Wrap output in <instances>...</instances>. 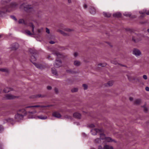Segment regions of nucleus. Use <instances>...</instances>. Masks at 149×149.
<instances>
[{"instance_id": "48", "label": "nucleus", "mask_w": 149, "mask_h": 149, "mask_svg": "<svg viewBox=\"0 0 149 149\" xmlns=\"http://www.w3.org/2000/svg\"><path fill=\"white\" fill-rule=\"evenodd\" d=\"M146 90L147 91H149V87H146L145 88Z\"/></svg>"}, {"instance_id": "5", "label": "nucleus", "mask_w": 149, "mask_h": 149, "mask_svg": "<svg viewBox=\"0 0 149 149\" xmlns=\"http://www.w3.org/2000/svg\"><path fill=\"white\" fill-rule=\"evenodd\" d=\"M24 9L28 12H31L33 10V8L29 5H27L25 6Z\"/></svg>"}, {"instance_id": "27", "label": "nucleus", "mask_w": 149, "mask_h": 149, "mask_svg": "<svg viewBox=\"0 0 149 149\" xmlns=\"http://www.w3.org/2000/svg\"><path fill=\"white\" fill-rule=\"evenodd\" d=\"M103 14L104 16L107 17H109L111 16V14L106 13H104Z\"/></svg>"}, {"instance_id": "49", "label": "nucleus", "mask_w": 149, "mask_h": 149, "mask_svg": "<svg viewBox=\"0 0 149 149\" xmlns=\"http://www.w3.org/2000/svg\"><path fill=\"white\" fill-rule=\"evenodd\" d=\"M84 7L85 9L87 7V6L86 4H84Z\"/></svg>"}, {"instance_id": "8", "label": "nucleus", "mask_w": 149, "mask_h": 149, "mask_svg": "<svg viewBox=\"0 0 149 149\" xmlns=\"http://www.w3.org/2000/svg\"><path fill=\"white\" fill-rule=\"evenodd\" d=\"M16 97L11 95L7 94L5 95L4 98L6 99L10 100L15 99Z\"/></svg>"}, {"instance_id": "62", "label": "nucleus", "mask_w": 149, "mask_h": 149, "mask_svg": "<svg viewBox=\"0 0 149 149\" xmlns=\"http://www.w3.org/2000/svg\"><path fill=\"white\" fill-rule=\"evenodd\" d=\"M83 134L84 135V136L85 135V134L84 133H83Z\"/></svg>"}, {"instance_id": "55", "label": "nucleus", "mask_w": 149, "mask_h": 149, "mask_svg": "<svg viewBox=\"0 0 149 149\" xmlns=\"http://www.w3.org/2000/svg\"><path fill=\"white\" fill-rule=\"evenodd\" d=\"M129 99L130 101H132L133 100V98L132 97H130L129 98Z\"/></svg>"}, {"instance_id": "14", "label": "nucleus", "mask_w": 149, "mask_h": 149, "mask_svg": "<svg viewBox=\"0 0 149 149\" xmlns=\"http://www.w3.org/2000/svg\"><path fill=\"white\" fill-rule=\"evenodd\" d=\"M81 64V62L79 61L75 60L74 61V65L76 66H80Z\"/></svg>"}, {"instance_id": "22", "label": "nucleus", "mask_w": 149, "mask_h": 149, "mask_svg": "<svg viewBox=\"0 0 149 149\" xmlns=\"http://www.w3.org/2000/svg\"><path fill=\"white\" fill-rule=\"evenodd\" d=\"M141 102V100L140 99H136L134 101V104H139Z\"/></svg>"}, {"instance_id": "52", "label": "nucleus", "mask_w": 149, "mask_h": 149, "mask_svg": "<svg viewBox=\"0 0 149 149\" xmlns=\"http://www.w3.org/2000/svg\"><path fill=\"white\" fill-rule=\"evenodd\" d=\"M3 130V128L2 125H0V132Z\"/></svg>"}, {"instance_id": "46", "label": "nucleus", "mask_w": 149, "mask_h": 149, "mask_svg": "<svg viewBox=\"0 0 149 149\" xmlns=\"http://www.w3.org/2000/svg\"><path fill=\"white\" fill-rule=\"evenodd\" d=\"M78 55V54L77 53L75 52L74 54V56L75 57H76Z\"/></svg>"}, {"instance_id": "17", "label": "nucleus", "mask_w": 149, "mask_h": 149, "mask_svg": "<svg viewBox=\"0 0 149 149\" xmlns=\"http://www.w3.org/2000/svg\"><path fill=\"white\" fill-rule=\"evenodd\" d=\"M139 12L142 15H144L146 13L147 15H149V10L147 12L146 10H143L142 11H140Z\"/></svg>"}, {"instance_id": "59", "label": "nucleus", "mask_w": 149, "mask_h": 149, "mask_svg": "<svg viewBox=\"0 0 149 149\" xmlns=\"http://www.w3.org/2000/svg\"><path fill=\"white\" fill-rule=\"evenodd\" d=\"M67 72H70H70H71V71H70V70H67Z\"/></svg>"}, {"instance_id": "2", "label": "nucleus", "mask_w": 149, "mask_h": 149, "mask_svg": "<svg viewBox=\"0 0 149 149\" xmlns=\"http://www.w3.org/2000/svg\"><path fill=\"white\" fill-rule=\"evenodd\" d=\"M100 132V138H98L95 140V141L96 143H99L100 142L101 139H104L105 141L108 142H114L116 143V141L114 139H112L111 137H106L104 133L101 134L102 130H101L99 131Z\"/></svg>"}, {"instance_id": "19", "label": "nucleus", "mask_w": 149, "mask_h": 149, "mask_svg": "<svg viewBox=\"0 0 149 149\" xmlns=\"http://www.w3.org/2000/svg\"><path fill=\"white\" fill-rule=\"evenodd\" d=\"M12 88H8V87H6L4 88L3 90L4 92L5 93H8L10 91H12Z\"/></svg>"}, {"instance_id": "35", "label": "nucleus", "mask_w": 149, "mask_h": 149, "mask_svg": "<svg viewBox=\"0 0 149 149\" xmlns=\"http://www.w3.org/2000/svg\"><path fill=\"white\" fill-rule=\"evenodd\" d=\"M41 97V95L40 94H38V95H35L33 96V98H38Z\"/></svg>"}, {"instance_id": "64", "label": "nucleus", "mask_w": 149, "mask_h": 149, "mask_svg": "<svg viewBox=\"0 0 149 149\" xmlns=\"http://www.w3.org/2000/svg\"><path fill=\"white\" fill-rule=\"evenodd\" d=\"M1 37V36L0 35V38Z\"/></svg>"}, {"instance_id": "6", "label": "nucleus", "mask_w": 149, "mask_h": 149, "mask_svg": "<svg viewBox=\"0 0 149 149\" xmlns=\"http://www.w3.org/2000/svg\"><path fill=\"white\" fill-rule=\"evenodd\" d=\"M133 53L136 57H138L141 54V52L140 50L136 49H134Z\"/></svg>"}, {"instance_id": "39", "label": "nucleus", "mask_w": 149, "mask_h": 149, "mask_svg": "<svg viewBox=\"0 0 149 149\" xmlns=\"http://www.w3.org/2000/svg\"><path fill=\"white\" fill-rule=\"evenodd\" d=\"M24 21L22 19H20L19 21V24L24 23Z\"/></svg>"}, {"instance_id": "30", "label": "nucleus", "mask_w": 149, "mask_h": 149, "mask_svg": "<svg viewBox=\"0 0 149 149\" xmlns=\"http://www.w3.org/2000/svg\"><path fill=\"white\" fill-rule=\"evenodd\" d=\"M1 10H2V11H1L0 10V16L4 13V11L6 10V8H2Z\"/></svg>"}, {"instance_id": "34", "label": "nucleus", "mask_w": 149, "mask_h": 149, "mask_svg": "<svg viewBox=\"0 0 149 149\" xmlns=\"http://www.w3.org/2000/svg\"><path fill=\"white\" fill-rule=\"evenodd\" d=\"M0 71L4 72H8V70L6 68H1L0 69Z\"/></svg>"}, {"instance_id": "15", "label": "nucleus", "mask_w": 149, "mask_h": 149, "mask_svg": "<svg viewBox=\"0 0 149 149\" xmlns=\"http://www.w3.org/2000/svg\"><path fill=\"white\" fill-rule=\"evenodd\" d=\"M74 117L78 119H80L81 118V115L78 113H75L73 114Z\"/></svg>"}, {"instance_id": "24", "label": "nucleus", "mask_w": 149, "mask_h": 149, "mask_svg": "<svg viewBox=\"0 0 149 149\" xmlns=\"http://www.w3.org/2000/svg\"><path fill=\"white\" fill-rule=\"evenodd\" d=\"M103 149H113V148L112 146H109L108 145H105Z\"/></svg>"}, {"instance_id": "11", "label": "nucleus", "mask_w": 149, "mask_h": 149, "mask_svg": "<svg viewBox=\"0 0 149 149\" xmlns=\"http://www.w3.org/2000/svg\"><path fill=\"white\" fill-rule=\"evenodd\" d=\"M54 66L56 68H58L62 65V63L60 60H56L55 63L54 64Z\"/></svg>"}, {"instance_id": "16", "label": "nucleus", "mask_w": 149, "mask_h": 149, "mask_svg": "<svg viewBox=\"0 0 149 149\" xmlns=\"http://www.w3.org/2000/svg\"><path fill=\"white\" fill-rule=\"evenodd\" d=\"M127 78L130 81H132L133 80H134V79L132 75V74L131 73H129L127 75Z\"/></svg>"}, {"instance_id": "13", "label": "nucleus", "mask_w": 149, "mask_h": 149, "mask_svg": "<svg viewBox=\"0 0 149 149\" xmlns=\"http://www.w3.org/2000/svg\"><path fill=\"white\" fill-rule=\"evenodd\" d=\"M47 116H43L41 115L39 116H37L36 119H39L41 120H45L47 118Z\"/></svg>"}, {"instance_id": "10", "label": "nucleus", "mask_w": 149, "mask_h": 149, "mask_svg": "<svg viewBox=\"0 0 149 149\" xmlns=\"http://www.w3.org/2000/svg\"><path fill=\"white\" fill-rule=\"evenodd\" d=\"M18 113L22 114L24 116L26 114V111L25 109H19L17 111Z\"/></svg>"}, {"instance_id": "31", "label": "nucleus", "mask_w": 149, "mask_h": 149, "mask_svg": "<svg viewBox=\"0 0 149 149\" xmlns=\"http://www.w3.org/2000/svg\"><path fill=\"white\" fill-rule=\"evenodd\" d=\"M34 64L36 66V67L38 68L41 69L42 67V65L40 64H36V63H34Z\"/></svg>"}, {"instance_id": "53", "label": "nucleus", "mask_w": 149, "mask_h": 149, "mask_svg": "<svg viewBox=\"0 0 149 149\" xmlns=\"http://www.w3.org/2000/svg\"><path fill=\"white\" fill-rule=\"evenodd\" d=\"M55 91L56 92V93H57L58 92V90L57 88H55Z\"/></svg>"}, {"instance_id": "3", "label": "nucleus", "mask_w": 149, "mask_h": 149, "mask_svg": "<svg viewBox=\"0 0 149 149\" xmlns=\"http://www.w3.org/2000/svg\"><path fill=\"white\" fill-rule=\"evenodd\" d=\"M29 26L32 28V33H31L29 30H27L25 31L24 32V33L25 34L29 36L34 35V26L32 23L30 24Z\"/></svg>"}, {"instance_id": "36", "label": "nucleus", "mask_w": 149, "mask_h": 149, "mask_svg": "<svg viewBox=\"0 0 149 149\" xmlns=\"http://www.w3.org/2000/svg\"><path fill=\"white\" fill-rule=\"evenodd\" d=\"M78 89L77 88H72V89L71 91H72V92H77L78 91Z\"/></svg>"}, {"instance_id": "37", "label": "nucleus", "mask_w": 149, "mask_h": 149, "mask_svg": "<svg viewBox=\"0 0 149 149\" xmlns=\"http://www.w3.org/2000/svg\"><path fill=\"white\" fill-rule=\"evenodd\" d=\"M111 63L115 65H117V64H118L117 62L115 60H112L111 61Z\"/></svg>"}, {"instance_id": "60", "label": "nucleus", "mask_w": 149, "mask_h": 149, "mask_svg": "<svg viewBox=\"0 0 149 149\" xmlns=\"http://www.w3.org/2000/svg\"><path fill=\"white\" fill-rule=\"evenodd\" d=\"M51 57V56H49L48 57V58L49 59H50V58Z\"/></svg>"}, {"instance_id": "41", "label": "nucleus", "mask_w": 149, "mask_h": 149, "mask_svg": "<svg viewBox=\"0 0 149 149\" xmlns=\"http://www.w3.org/2000/svg\"><path fill=\"white\" fill-rule=\"evenodd\" d=\"M143 78L145 80H146L147 79V77L146 75H144L143 76Z\"/></svg>"}, {"instance_id": "20", "label": "nucleus", "mask_w": 149, "mask_h": 149, "mask_svg": "<svg viewBox=\"0 0 149 149\" xmlns=\"http://www.w3.org/2000/svg\"><path fill=\"white\" fill-rule=\"evenodd\" d=\"M121 14L120 13H114L113 15V16L114 17H121Z\"/></svg>"}, {"instance_id": "26", "label": "nucleus", "mask_w": 149, "mask_h": 149, "mask_svg": "<svg viewBox=\"0 0 149 149\" xmlns=\"http://www.w3.org/2000/svg\"><path fill=\"white\" fill-rule=\"evenodd\" d=\"M90 12L92 14H94L95 13L96 10L94 8H92L90 9Z\"/></svg>"}, {"instance_id": "45", "label": "nucleus", "mask_w": 149, "mask_h": 149, "mask_svg": "<svg viewBox=\"0 0 149 149\" xmlns=\"http://www.w3.org/2000/svg\"><path fill=\"white\" fill-rule=\"evenodd\" d=\"M46 32L48 33H50L49 30L47 28H46Z\"/></svg>"}, {"instance_id": "25", "label": "nucleus", "mask_w": 149, "mask_h": 149, "mask_svg": "<svg viewBox=\"0 0 149 149\" xmlns=\"http://www.w3.org/2000/svg\"><path fill=\"white\" fill-rule=\"evenodd\" d=\"M52 72L53 74H54L55 75H56L57 74V72L55 68H52Z\"/></svg>"}, {"instance_id": "63", "label": "nucleus", "mask_w": 149, "mask_h": 149, "mask_svg": "<svg viewBox=\"0 0 149 149\" xmlns=\"http://www.w3.org/2000/svg\"><path fill=\"white\" fill-rule=\"evenodd\" d=\"M91 149H94V148H91Z\"/></svg>"}, {"instance_id": "58", "label": "nucleus", "mask_w": 149, "mask_h": 149, "mask_svg": "<svg viewBox=\"0 0 149 149\" xmlns=\"http://www.w3.org/2000/svg\"><path fill=\"white\" fill-rule=\"evenodd\" d=\"M68 2L69 3H71V0H68Z\"/></svg>"}, {"instance_id": "50", "label": "nucleus", "mask_w": 149, "mask_h": 149, "mask_svg": "<svg viewBox=\"0 0 149 149\" xmlns=\"http://www.w3.org/2000/svg\"><path fill=\"white\" fill-rule=\"evenodd\" d=\"M90 127H95L94 125L92 124L90 125Z\"/></svg>"}, {"instance_id": "29", "label": "nucleus", "mask_w": 149, "mask_h": 149, "mask_svg": "<svg viewBox=\"0 0 149 149\" xmlns=\"http://www.w3.org/2000/svg\"><path fill=\"white\" fill-rule=\"evenodd\" d=\"M106 65V63H100L98 65V68H99L100 66H101L102 67H104Z\"/></svg>"}, {"instance_id": "42", "label": "nucleus", "mask_w": 149, "mask_h": 149, "mask_svg": "<svg viewBox=\"0 0 149 149\" xmlns=\"http://www.w3.org/2000/svg\"><path fill=\"white\" fill-rule=\"evenodd\" d=\"M11 0H3L1 1V2L2 3V2H5L6 3H8V2H9Z\"/></svg>"}, {"instance_id": "23", "label": "nucleus", "mask_w": 149, "mask_h": 149, "mask_svg": "<svg viewBox=\"0 0 149 149\" xmlns=\"http://www.w3.org/2000/svg\"><path fill=\"white\" fill-rule=\"evenodd\" d=\"M57 31L60 33L62 35H63V36H66L67 35V34L65 33L63 31L61 30L58 29L57 30Z\"/></svg>"}, {"instance_id": "1", "label": "nucleus", "mask_w": 149, "mask_h": 149, "mask_svg": "<svg viewBox=\"0 0 149 149\" xmlns=\"http://www.w3.org/2000/svg\"><path fill=\"white\" fill-rule=\"evenodd\" d=\"M48 106H46L40 105H29L26 106L25 107L26 109L31 108L33 110V111H29L27 112V115L28 117L29 118H37V115L36 113H38L36 108H39L40 110L42 109V108Z\"/></svg>"}, {"instance_id": "7", "label": "nucleus", "mask_w": 149, "mask_h": 149, "mask_svg": "<svg viewBox=\"0 0 149 149\" xmlns=\"http://www.w3.org/2000/svg\"><path fill=\"white\" fill-rule=\"evenodd\" d=\"M24 116L22 114L17 113L15 116V118L17 121H19L21 120L23 118Z\"/></svg>"}, {"instance_id": "43", "label": "nucleus", "mask_w": 149, "mask_h": 149, "mask_svg": "<svg viewBox=\"0 0 149 149\" xmlns=\"http://www.w3.org/2000/svg\"><path fill=\"white\" fill-rule=\"evenodd\" d=\"M11 17L12 19L14 20L15 21H16L17 19H16V17L13 16H11Z\"/></svg>"}, {"instance_id": "44", "label": "nucleus", "mask_w": 149, "mask_h": 149, "mask_svg": "<svg viewBox=\"0 0 149 149\" xmlns=\"http://www.w3.org/2000/svg\"><path fill=\"white\" fill-rule=\"evenodd\" d=\"M13 121V119L12 118H8V120H7V121L8 122H11V121Z\"/></svg>"}, {"instance_id": "47", "label": "nucleus", "mask_w": 149, "mask_h": 149, "mask_svg": "<svg viewBox=\"0 0 149 149\" xmlns=\"http://www.w3.org/2000/svg\"><path fill=\"white\" fill-rule=\"evenodd\" d=\"M49 43L51 44H54L55 43V42L53 41H51L49 42Z\"/></svg>"}, {"instance_id": "18", "label": "nucleus", "mask_w": 149, "mask_h": 149, "mask_svg": "<svg viewBox=\"0 0 149 149\" xmlns=\"http://www.w3.org/2000/svg\"><path fill=\"white\" fill-rule=\"evenodd\" d=\"M19 45L17 43H15L13 46L12 49L14 50L17 49L19 47Z\"/></svg>"}, {"instance_id": "21", "label": "nucleus", "mask_w": 149, "mask_h": 149, "mask_svg": "<svg viewBox=\"0 0 149 149\" xmlns=\"http://www.w3.org/2000/svg\"><path fill=\"white\" fill-rule=\"evenodd\" d=\"M113 82L112 81H109L107 83L104 84L106 86H111L113 85Z\"/></svg>"}, {"instance_id": "56", "label": "nucleus", "mask_w": 149, "mask_h": 149, "mask_svg": "<svg viewBox=\"0 0 149 149\" xmlns=\"http://www.w3.org/2000/svg\"><path fill=\"white\" fill-rule=\"evenodd\" d=\"M65 30L68 31H71V29H65Z\"/></svg>"}, {"instance_id": "54", "label": "nucleus", "mask_w": 149, "mask_h": 149, "mask_svg": "<svg viewBox=\"0 0 149 149\" xmlns=\"http://www.w3.org/2000/svg\"><path fill=\"white\" fill-rule=\"evenodd\" d=\"M16 5L15 4V3H13V5L12 6V7H13L16 6Z\"/></svg>"}, {"instance_id": "33", "label": "nucleus", "mask_w": 149, "mask_h": 149, "mask_svg": "<svg viewBox=\"0 0 149 149\" xmlns=\"http://www.w3.org/2000/svg\"><path fill=\"white\" fill-rule=\"evenodd\" d=\"M82 86L83 87L84 89V90H86L87 89L88 86L87 84H83Z\"/></svg>"}, {"instance_id": "38", "label": "nucleus", "mask_w": 149, "mask_h": 149, "mask_svg": "<svg viewBox=\"0 0 149 149\" xmlns=\"http://www.w3.org/2000/svg\"><path fill=\"white\" fill-rule=\"evenodd\" d=\"M31 61H35L36 60V58L34 56H32L31 57Z\"/></svg>"}, {"instance_id": "32", "label": "nucleus", "mask_w": 149, "mask_h": 149, "mask_svg": "<svg viewBox=\"0 0 149 149\" xmlns=\"http://www.w3.org/2000/svg\"><path fill=\"white\" fill-rule=\"evenodd\" d=\"M124 15L127 17H130L131 14L130 13H125L124 14Z\"/></svg>"}, {"instance_id": "9", "label": "nucleus", "mask_w": 149, "mask_h": 149, "mask_svg": "<svg viewBox=\"0 0 149 149\" xmlns=\"http://www.w3.org/2000/svg\"><path fill=\"white\" fill-rule=\"evenodd\" d=\"M52 116L56 118H61V115L60 113L58 111H54L52 113Z\"/></svg>"}, {"instance_id": "40", "label": "nucleus", "mask_w": 149, "mask_h": 149, "mask_svg": "<svg viewBox=\"0 0 149 149\" xmlns=\"http://www.w3.org/2000/svg\"><path fill=\"white\" fill-rule=\"evenodd\" d=\"M143 107L144 108V111L145 112H147L148 111L147 108L145 106H144Z\"/></svg>"}, {"instance_id": "28", "label": "nucleus", "mask_w": 149, "mask_h": 149, "mask_svg": "<svg viewBox=\"0 0 149 149\" xmlns=\"http://www.w3.org/2000/svg\"><path fill=\"white\" fill-rule=\"evenodd\" d=\"M53 54L56 56L58 57H61L62 56V55L58 52L53 53Z\"/></svg>"}, {"instance_id": "4", "label": "nucleus", "mask_w": 149, "mask_h": 149, "mask_svg": "<svg viewBox=\"0 0 149 149\" xmlns=\"http://www.w3.org/2000/svg\"><path fill=\"white\" fill-rule=\"evenodd\" d=\"M101 130H102V132L101 133V134H103V133H104V130L102 129H93L91 130V132L92 134L93 135H95L97 133H98L100 135V132H99V131Z\"/></svg>"}, {"instance_id": "51", "label": "nucleus", "mask_w": 149, "mask_h": 149, "mask_svg": "<svg viewBox=\"0 0 149 149\" xmlns=\"http://www.w3.org/2000/svg\"><path fill=\"white\" fill-rule=\"evenodd\" d=\"M52 88V87L51 86H48L47 87V89H48V90H51Z\"/></svg>"}, {"instance_id": "61", "label": "nucleus", "mask_w": 149, "mask_h": 149, "mask_svg": "<svg viewBox=\"0 0 149 149\" xmlns=\"http://www.w3.org/2000/svg\"><path fill=\"white\" fill-rule=\"evenodd\" d=\"M147 31L149 33V29H148Z\"/></svg>"}, {"instance_id": "57", "label": "nucleus", "mask_w": 149, "mask_h": 149, "mask_svg": "<svg viewBox=\"0 0 149 149\" xmlns=\"http://www.w3.org/2000/svg\"><path fill=\"white\" fill-rule=\"evenodd\" d=\"M98 149H102V148L101 146H99V148H98Z\"/></svg>"}, {"instance_id": "12", "label": "nucleus", "mask_w": 149, "mask_h": 149, "mask_svg": "<svg viewBox=\"0 0 149 149\" xmlns=\"http://www.w3.org/2000/svg\"><path fill=\"white\" fill-rule=\"evenodd\" d=\"M138 36L137 35H136L135 36L132 37V40L135 42H137L141 40L139 38Z\"/></svg>"}]
</instances>
